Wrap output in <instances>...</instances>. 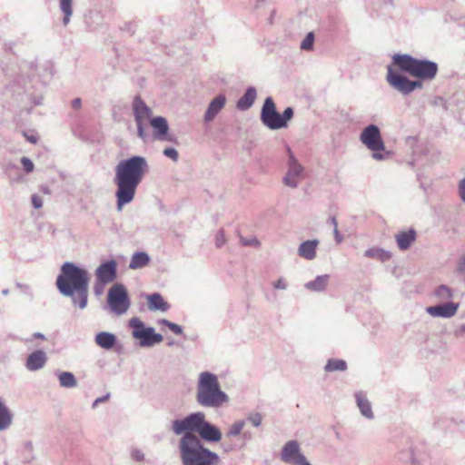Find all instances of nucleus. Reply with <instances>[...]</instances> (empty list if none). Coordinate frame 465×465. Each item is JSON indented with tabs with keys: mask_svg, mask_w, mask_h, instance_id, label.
Segmentation results:
<instances>
[{
	"mask_svg": "<svg viewBox=\"0 0 465 465\" xmlns=\"http://www.w3.org/2000/svg\"><path fill=\"white\" fill-rule=\"evenodd\" d=\"M393 66L400 71L408 73L411 76L423 79H433L438 72V65L430 61L419 60L409 54H395L392 57V65L388 66L387 82L391 86L402 94H410L416 88H420L422 84L419 81H411L395 71Z\"/></svg>",
	"mask_w": 465,
	"mask_h": 465,
	"instance_id": "nucleus-1",
	"label": "nucleus"
},
{
	"mask_svg": "<svg viewBox=\"0 0 465 465\" xmlns=\"http://www.w3.org/2000/svg\"><path fill=\"white\" fill-rule=\"evenodd\" d=\"M147 163L142 156H133L118 163L115 169V183L117 184V207L130 203L135 194L136 187L143 179Z\"/></svg>",
	"mask_w": 465,
	"mask_h": 465,
	"instance_id": "nucleus-2",
	"label": "nucleus"
},
{
	"mask_svg": "<svg viewBox=\"0 0 465 465\" xmlns=\"http://www.w3.org/2000/svg\"><path fill=\"white\" fill-rule=\"evenodd\" d=\"M89 276L85 270L71 262H65L57 277L56 285L59 291L66 296L77 293L80 297L79 306L84 308L87 303Z\"/></svg>",
	"mask_w": 465,
	"mask_h": 465,
	"instance_id": "nucleus-3",
	"label": "nucleus"
},
{
	"mask_svg": "<svg viewBox=\"0 0 465 465\" xmlns=\"http://www.w3.org/2000/svg\"><path fill=\"white\" fill-rule=\"evenodd\" d=\"M183 465H219V456L204 448L193 433H184L180 441Z\"/></svg>",
	"mask_w": 465,
	"mask_h": 465,
	"instance_id": "nucleus-4",
	"label": "nucleus"
},
{
	"mask_svg": "<svg viewBox=\"0 0 465 465\" xmlns=\"http://www.w3.org/2000/svg\"><path fill=\"white\" fill-rule=\"evenodd\" d=\"M197 401L202 406L218 407L227 401L226 394L221 391L217 377L210 372L200 375Z\"/></svg>",
	"mask_w": 465,
	"mask_h": 465,
	"instance_id": "nucleus-5",
	"label": "nucleus"
},
{
	"mask_svg": "<svg viewBox=\"0 0 465 465\" xmlns=\"http://www.w3.org/2000/svg\"><path fill=\"white\" fill-rule=\"evenodd\" d=\"M293 116L291 107L284 110L282 115L276 111V106L271 97H267L261 112L262 122L270 129L275 130L287 126V122Z\"/></svg>",
	"mask_w": 465,
	"mask_h": 465,
	"instance_id": "nucleus-6",
	"label": "nucleus"
},
{
	"mask_svg": "<svg viewBox=\"0 0 465 465\" xmlns=\"http://www.w3.org/2000/svg\"><path fill=\"white\" fill-rule=\"evenodd\" d=\"M360 140L370 151L373 152L372 157L377 161H381L390 154L389 152H386L379 127L374 124H370L362 130Z\"/></svg>",
	"mask_w": 465,
	"mask_h": 465,
	"instance_id": "nucleus-7",
	"label": "nucleus"
},
{
	"mask_svg": "<svg viewBox=\"0 0 465 465\" xmlns=\"http://www.w3.org/2000/svg\"><path fill=\"white\" fill-rule=\"evenodd\" d=\"M129 326L133 329V337L139 340L143 347H150L163 341V336L155 333L153 328L145 327L138 317L132 318L129 321Z\"/></svg>",
	"mask_w": 465,
	"mask_h": 465,
	"instance_id": "nucleus-8",
	"label": "nucleus"
},
{
	"mask_svg": "<svg viewBox=\"0 0 465 465\" xmlns=\"http://www.w3.org/2000/svg\"><path fill=\"white\" fill-rule=\"evenodd\" d=\"M108 303L116 314H123L128 310L130 302L124 286L114 285L109 290Z\"/></svg>",
	"mask_w": 465,
	"mask_h": 465,
	"instance_id": "nucleus-9",
	"label": "nucleus"
},
{
	"mask_svg": "<svg viewBox=\"0 0 465 465\" xmlns=\"http://www.w3.org/2000/svg\"><path fill=\"white\" fill-rule=\"evenodd\" d=\"M205 416L203 412H196L189 415L183 420H174L173 423V430L175 434L179 435L183 432L192 433V431H196L199 433L201 430V426L205 421Z\"/></svg>",
	"mask_w": 465,
	"mask_h": 465,
	"instance_id": "nucleus-10",
	"label": "nucleus"
},
{
	"mask_svg": "<svg viewBox=\"0 0 465 465\" xmlns=\"http://www.w3.org/2000/svg\"><path fill=\"white\" fill-rule=\"evenodd\" d=\"M133 110L137 124L138 136L145 141L147 134L143 124L145 122H150L152 119V111L140 97H136L134 99L133 103Z\"/></svg>",
	"mask_w": 465,
	"mask_h": 465,
	"instance_id": "nucleus-11",
	"label": "nucleus"
},
{
	"mask_svg": "<svg viewBox=\"0 0 465 465\" xmlns=\"http://www.w3.org/2000/svg\"><path fill=\"white\" fill-rule=\"evenodd\" d=\"M282 460L292 465H311L301 453L299 444L295 440L288 441L282 451Z\"/></svg>",
	"mask_w": 465,
	"mask_h": 465,
	"instance_id": "nucleus-12",
	"label": "nucleus"
},
{
	"mask_svg": "<svg viewBox=\"0 0 465 465\" xmlns=\"http://www.w3.org/2000/svg\"><path fill=\"white\" fill-rule=\"evenodd\" d=\"M149 123L153 130V138L155 140L176 143V139L169 134V125L164 117H153Z\"/></svg>",
	"mask_w": 465,
	"mask_h": 465,
	"instance_id": "nucleus-13",
	"label": "nucleus"
},
{
	"mask_svg": "<svg viewBox=\"0 0 465 465\" xmlns=\"http://www.w3.org/2000/svg\"><path fill=\"white\" fill-rule=\"evenodd\" d=\"M117 263L111 260L102 263L95 271L97 281L102 284H107L116 278Z\"/></svg>",
	"mask_w": 465,
	"mask_h": 465,
	"instance_id": "nucleus-14",
	"label": "nucleus"
},
{
	"mask_svg": "<svg viewBox=\"0 0 465 465\" xmlns=\"http://www.w3.org/2000/svg\"><path fill=\"white\" fill-rule=\"evenodd\" d=\"M288 153L290 163L288 173L284 177V183L288 186L295 187L298 183L299 177L302 175L303 168L301 164L298 163L290 148H288Z\"/></svg>",
	"mask_w": 465,
	"mask_h": 465,
	"instance_id": "nucleus-15",
	"label": "nucleus"
},
{
	"mask_svg": "<svg viewBox=\"0 0 465 465\" xmlns=\"http://www.w3.org/2000/svg\"><path fill=\"white\" fill-rule=\"evenodd\" d=\"M459 304L449 302L438 306H430L427 308V312L433 317H451L456 314Z\"/></svg>",
	"mask_w": 465,
	"mask_h": 465,
	"instance_id": "nucleus-16",
	"label": "nucleus"
},
{
	"mask_svg": "<svg viewBox=\"0 0 465 465\" xmlns=\"http://www.w3.org/2000/svg\"><path fill=\"white\" fill-rule=\"evenodd\" d=\"M395 240L399 249L407 250L416 240V232L412 229L401 231L395 235Z\"/></svg>",
	"mask_w": 465,
	"mask_h": 465,
	"instance_id": "nucleus-17",
	"label": "nucleus"
},
{
	"mask_svg": "<svg viewBox=\"0 0 465 465\" xmlns=\"http://www.w3.org/2000/svg\"><path fill=\"white\" fill-rule=\"evenodd\" d=\"M318 244V240H308L303 242L298 249L299 255L306 260L314 259L316 257Z\"/></svg>",
	"mask_w": 465,
	"mask_h": 465,
	"instance_id": "nucleus-18",
	"label": "nucleus"
},
{
	"mask_svg": "<svg viewBox=\"0 0 465 465\" xmlns=\"http://www.w3.org/2000/svg\"><path fill=\"white\" fill-rule=\"evenodd\" d=\"M46 355L42 351L32 352L26 361V368L30 371H36L44 367L46 362Z\"/></svg>",
	"mask_w": 465,
	"mask_h": 465,
	"instance_id": "nucleus-19",
	"label": "nucleus"
},
{
	"mask_svg": "<svg viewBox=\"0 0 465 465\" xmlns=\"http://www.w3.org/2000/svg\"><path fill=\"white\" fill-rule=\"evenodd\" d=\"M200 436L209 441H219L222 438V433L216 427L213 426L207 421H204L199 431Z\"/></svg>",
	"mask_w": 465,
	"mask_h": 465,
	"instance_id": "nucleus-20",
	"label": "nucleus"
},
{
	"mask_svg": "<svg viewBox=\"0 0 465 465\" xmlns=\"http://www.w3.org/2000/svg\"><path fill=\"white\" fill-rule=\"evenodd\" d=\"M148 308L151 311L166 312L170 305L163 300L159 293H153L147 296Z\"/></svg>",
	"mask_w": 465,
	"mask_h": 465,
	"instance_id": "nucleus-21",
	"label": "nucleus"
},
{
	"mask_svg": "<svg viewBox=\"0 0 465 465\" xmlns=\"http://www.w3.org/2000/svg\"><path fill=\"white\" fill-rule=\"evenodd\" d=\"M225 104V97L223 95H219L215 97L210 104L206 114L205 120L212 121L215 115L222 110Z\"/></svg>",
	"mask_w": 465,
	"mask_h": 465,
	"instance_id": "nucleus-22",
	"label": "nucleus"
},
{
	"mask_svg": "<svg viewBox=\"0 0 465 465\" xmlns=\"http://www.w3.org/2000/svg\"><path fill=\"white\" fill-rule=\"evenodd\" d=\"M115 341V336L110 332L103 331L98 333L95 337V342L97 345L106 350L112 349L114 346Z\"/></svg>",
	"mask_w": 465,
	"mask_h": 465,
	"instance_id": "nucleus-23",
	"label": "nucleus"
},
{
	"mask_svg": "<svg viewBox=\"0 0 465 465\" xmlns=\"http://www.w3.org/2000/svg\"><path fill=\"white\" fill-rule=\"evenodd\" d=\"M149 262L150 257L146 252H135L131 258L129 268L132 270L140 269L146 266L149 263Z\"/></svg>",
	"mask_w": 465,
	"mask_h": 465,
	"instance_id": "nucleus-24",
	"label": "nucleus"
},
{
	"mask_svg": "<svg viewBox=\"0 0 465 465\" xmlns=\"http://www.w3.org/2000/svg\"><path fill=\"white\" fill-rule=\"evenodd\" d=\"M256 98V91L254 88L250 87L247 89L243 96L238 101L237 107L240 110H247L250 108Z\"/></svg>",
	"mask_w": 465,
	"mask_h": 465,
	"instance_id": "nucleus-25",
	"label": "nucleus"
},
{
	"mask_svg": "<svg viewBox=\"0 0 465 465\" xmlns=\"http://www.w3.org/2000/svg\"><path fill=\"white\" fill-rule=\"evenodd\" d=\"M13 420L9 409L0 401V430L7 429Z\"/></svg>",
	"mask_w": 465,
	"mask_h": 465,
	"instance_id": "nucleus-26",
	"label": "nucleus"
},
{
	"mask_svg": "<svg viewBox=\"0 0 465 465\" xmlns=\"http://www.w3.org/2000/svg\"><path fill=\"white\" fill-rule=\"evenodd\" d=\"M329 276L322 275L318 276L314 281H312L306 284V288L315 292L323 291L328 285Z\"/></svg>",
	"mask_w": 465,
	"mask_h": 465,
	"instance_id": "nucleus-27",
	"label": "nucleus"
},
{
	"mask_svg": "<svg viewBox=\"0 0 465 465\" xmlns=\"http://www.w3.org/2000/svg\"><path fill=\"white\" fill-rule=\"evenodd\" d=\"M364 255L368 258L378 259L381 261H386L391 258L390 252L380 249V248H371L365 251Z\"/></svg>",
	"mask_w": 465,
	"mask_h": 465,
	"instance_id": "nucleus-28",
	"label": "nucleus"
},
{
	"mask_svg": "<svg viewBox=\"0 0 465 465\" xmlns=\"http://www.w3.org/2000/svg\"><path fill=\"white\" fill-rule=\"evenodd\" d=\"M356 399L361 413L367 418H371L372 411L370 402L361 394H357Z\"/></svg>",
	"mask_w": 465,
	"mask_h": 465,
	"instance_id": "nucleus-29",
	"label": "nucleus"
},
{
	"mask_svg": "<svg viewBox=\"0 0 465 465\" xmlns=\"http://www.w3.org/2000/svg\"><path fill=\"white\" fill-rule=\"evenodd\" d=\"M347 368V364L345 361L340 359H331L328 361L325 371H344Z\"/></svg>",
	"mask_w": 465,
	"mask_h": 465,
	"instance_id": "nucleus-30",
	"label": "nucleus"
},
{
	"mask_svg": "<svg viewBox=\"0 0 465 465\" xmlns=\"http://www.w3.org/2000/svg\"><path fill=\"white\" fill-rule=\"evenodd\" d=\"M59 381L61 386L66 387V388H73L76 386V380L73 373L71 372H62L59 375Z\"/></svg>",
	"mask_w": 465,
	"mask_h": 465,
	"instance_id": "nucleus-31",
	"label": "nucleus"
},
{
	"mask_svg": "<svg viewBox=\"0 0 465 465\" xmlns=\"http://www.w3.org/2000/svg\"><path fill=\"white\" fill-rule=\"evenodd\" d=\"M60 8L64 14V24L67 25L70 20V16L73 13L72 9V0H61L60 1Z\"/></svg>",
	"mask_w": 465,
	"mask_h": 465,
	"instance_id": "nucleus-32",
	"label": "nucleus"
},
{
	"mask_svg": "<svg viewBox=\"0 0 465 465\" xmlns=\"http://www.w3.org/2000/svg\"><path fill=\"white\" fill-rule=\"evenodd\" d=\"M244 427V422L243 421H236L234 422L232 427L230 428L227 435L228 436H237L241 433V431L242 430Z\"/></svg>",
	"mask_w": 465,
	"mask_h": 465,
	"instance_id": "nucleus-33",
	"label": "nucleus"
},
{
	"mask_svg": "<svg viewBox=\"0 0 465 465\" xmlns=\"http://www.w3.org/2000/svg\"><path fill=\"white\" fill-rule=\"evenodd\" d=\"M160 323L166 325L176 335H181L183 333V330H182L181 326H179L176 323L171 322L164 319L161 320Z\"/></svg>",
	"mask_w": 465,
	"mask_h": 465,
	"instance_id": "nucleus-34",
	"label": "nucleus"
},
{
	"mask_svg": "<svg viewBox=\"0 0 465 465\" xmlns=\"http://www.w3.org/2000/svg\"><path fill=\"white\" fill-rule=\"evenodd\" d=\"M314 41V35L312 33H309L304 40L302 42L301 48L303 50H311L312 48Z\"/></svg>",
	"mask_w": 465,
	"mask_h": 465,
	"instance_id": "nucleus-35",
	"label": "nucleus"
},
{
	"mask_svg": "<svg viewBox=\"0 0 465 465\" xmlns=\"http://www.w3.org/2000/svg\"><path fill=\"white\" fill-rule=\"evenodd\" d=\"M436 295L440 297V298H450L452 296V292L450 288H448L447 286H440L436 292H435Z\"/></svg>",
	"mask_w": 465,
	"mask_h": 465,
	"instance_id": "nucleus-36",
	"label": "nucleus"
},
{
	"mask_svg": "<svg viewBox=\"0 0 465 465\" xmlns=\"http://www.w3.org/2000/svg\"><path fill=\"white\" fill-rule=\"evenodd\" d=\"M163 154L166 157L171 158L174 162H176L178 160V157H179L178 152L174 148H165L163 150Z\"/></svg>",
	"mask_w": 465,
	"mask_h": 465,
	"instance_id": "nucleus-37",
	"label": "nucleus"
},
{
	"mask_svg": "<svg viewBox=\"0 0 465 465\" xmlns=\"http://www.w3.org/2000/svg\"><path fill=\"white\" fill-rule=\"evenodd\" d=\"M21 163H22L24 169L25 170L26 173H31L34 170L35 165L29 158L23 157L21 159Z\"/></svg>",
	"mask_w": 465,
	"mask_h": 465,
	"instance_id": "nucleus-38",
	"label": "nucleus"
},
{
	"mask_svg": "<svg viewBox=\"0 0 465 465\" xmlns=\"http://www.w3.org/2000/svg\"><path fill=\"white\" fill-rule=\"evenodd\" d=\"M32 204L35 209H40L43 206V199L39 195L34 194L32 196Z\"/></svg>",
	"mask_w": 465,
	"mask_h": 465,
	"instance_id": "nucleus-39",
	"label": "nucleus"
},
{
	"mask_svg": "<svg viewBox=\"0 0 465 465\" xmlns=\"http://www.w3.org/2000/svg\"><path fill=\"white\" fill-rule=\"evenodd\" d=\"M225 237H224V234L223 232H220L217 233L216 235V239H215V242H216V245L218 247H221L222 245H223L225 243Z\"/></svg>",
	"mask_w": 465,
	"mask_h": 465,
	"instance_id": "nucleus-40",
	"label": "nucleus"
},
{
	"mask_svg": "<svg viewBox=\"0 0 465 465\" xmlns=\"http://www.w3.org/2000/svg\"><path fill=\"white\" fill-rule=\"evenodd\" d=\"M250 420L257 427L262 423V416L259 413L253 414L250 417Z\"/></svg>",
	"mask_w": 465,
	"mask_h": 465,
	"instance_id": "nucleus-41",
	"label": "nucleus"
},
{
	"mask_svg": "<svg viewBox=\"0 0 465 465\" xmlns=\"http://www.w3.org/2000/svg\"><path fill=\"white\" fill-rule=\"evenodd\" d=\"M459 192L461 200L465 203V178L460 183Z\"/></svg>",
	"mask_w": 465,
	"mask_h": 465,
	"instance_id": "nucleus-42",
	"label": "nucleus"
},
{
	"mask_svg": "<svg viewBox=\"0 0 465 465\" xmlns=\"http://www.w3.org/2000/svg\"><path fill=\"white\" fill-rule=\"evenodd\" d=\"M331 221H332V223L334 225V234H335L336 241H337V242H341L342 241V238L340 235V232L338 231L337 221H336L335 218H332Z\"/></svg>",
	"mask_w": 465,
	"mask_h": 465,
	"instance_id": "nucleus-43",
	"label": "nucleus"
},
{
	"mask_svg": "<svg viewBox=\"0 0 465 465\" xmlns=\"http://www.w3.org/2000/svg\"><path fill=\"white\" fill-rule=\"evenodd\" d=\"M457 269L460 272H463L465 271V254L460 257Z\"/></svg>",
	"mask_w": 465,
	"mask_h": 465,
	"instance_id": "nucleus-44",
	"label": "nucleus"
},
{
	"mask_svg": "<svg viewBox=\"0 0 465 465\" xmlns=\"http://www.w3.org/2000/svg\"><path fill=\"white\" fill-rule=\"evenodd\" d=\"M274 288L275 289H285L286 283L282 279H280L274 283Z\"/></svg>",
	"mask_w": 465,
	"mask_h": 465,
	"instance_id": "nucleus-45",
	"label": "nucleus"
},
{
	"mask_svg": "<svg viewBox=\"0 0 465 465\" xmlns=\"http://www.w3.org/2000/svg\"><path fill=\"white\" fill-rule=\"evenodd\" d=\"M242 243L243 245H255V246L259 245V242L256 239L246 241V240L242 238Z\"/></svg>",
	"mask_w": 465,
	"mask_h": 465,
	"instance_id": "nucleus-46",
	"label": "nucleus"
},
{
	"mask_svg": "<svg viewBox=\"0 0 465 465\" xmlns=\"http://www.w3.org/2000/svg\"><path fill=\"white\" fill-rule=\"evenodd\" d=\"M25 138L27 141H29L30 143H36L37 141H38V138L35 135H27V134H25Z\"/></svg>",
	"mask_w": 465,
	"mask_h": 465,
	"instance_id": "nucleus-47",
	"label": "nucleus"
},
{
	"mask_svg": "<svg viewBox=\"0 0 465 465\" xmlns=\"http://www.w3.org/2000/svg\"><path fill=\"white\" fill-rule=\"evenodd\" d=\"M72 106L74 108V109H78L80 108L81 106V99L79 98H76L73 101L72 103Z\"/></svg>",
	"mask_w": 465,
	"mask_h": 465,
	"instance_id": "nucleus-48",
	"label": "nucleus"
},
{
	"mask_svg": "<svg viewBox=\"0 0 465 465\" xmlns=\"http://www.w3.org/2000/svg\"><path fill=\"white\" fill-rule=\"evenodd\" d=\"M34 337H35V338H37V339H42V340H45V336H44L43 334L39 333V332H35V333L34 334Z\"/></svg>",
	"mask_w": 465,
	"mask_h": 465,
	"instance_id": "nucleus-49",
	"label": "nucleus"
},
{
	"mask_svg": "<svg viewBox=\"0 0 465 465\" xmlns=\"http://www.w3.org/2000/svg\"><path fill=\"white\" fill-rule=\"evenodd\" d=\"M103 401L102 399L95 400V403H97L98 401Z\"/></svg>",
	"mask_w": 465,
	"mask_h": 465,
	"instance_id": "nucleus-50",
	"label": "nucleus"
}]
</instances>
